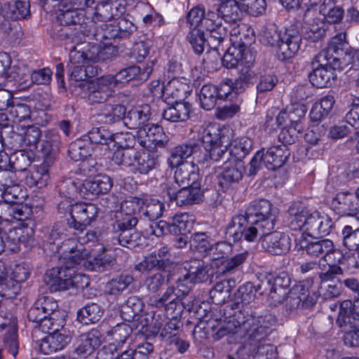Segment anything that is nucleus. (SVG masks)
<instances>
[{
	"label": "nucleus",
	"instance_id": "1",
	"mask_svg": "<svg viewBox=\"0 0 359 359\" xmlns=\"http://www.w3.org/2000/svg\"><path fill=\"white\" fill-rule=\"evenodd\" d=\"M313 279L308 278L294 285L288 292L274 287L268 293L267 302L277 306L285 302V308L294 311L300 307L308 309L316 304L318 294L313 289Z\"/></svg>",
	"mask_w": 359,
	"mask_h": 359
},
{
	"label": "nucleus",
	"instance_id": "2",
	"mask_svg": "<svg viewBox=\"0 0 359 359\" xmlns=\"http://www.w3.org/2000/svg\"><path fill=\"white\" fill-rule=\"evenodd\" d=\"M233 323L238 326L240 335L245 338V348L256 346L264 340L272 332L276 318L271 314L255 316H245L241 311L233 318Z\"/></svg>",
	"mask_w": 359,
	"mask_h": 359
},
{
	"label": "nucleus",
	"instance_id": "3",
	"mask_svg": "<svg viewBox=\"0 0 359 359\" xmlns=\"http://www.w3.org/2000/svg\"><path fill=\"white\" fill-rule=\"evenodd\" d=\"M56 20L60 28H55L54 35L58 39L75 43L81 40L82 36H87L90 25L84 11L74 9L69 5L56 15Z\"/></svg>",
	"mask_w": 359,
	"mask_h": 359
},
{
	"label": "nucleus",
	"instance_id": "4",
	"mask_svg": "<svg viewBox=\"0 0 359 359\" xmlns=\"http://www.w3.org/2000/svg\"><path fill=\"white\" fill-rule=\"evenodd\" d=\"M263 43L277 46V55L282 60L292 58L299 51L302 36L298 30L292 27L285 29L282 33L276 27L267 28L262 36Z\"/></svg>",
	"mask_w": 359,
	"mask_h": 359
},
{
	"label": "nucleus",
	"instance_id": "5",
	"mask_svg": "<svg viewBox=\"0 0 359 359\" xmlns=\"http://www.w3.org/2000/svg\"><path fill=\"white\" fill-rule=\"evenodd\" d=\"M187 22L194 28L201 25L209 32L208 43L212 48H216L227 36V27L221 24V20L214 11L205 12L203 6L194 7L187 14Z\"/></svg>",
	"mask_w": 359,
	"mask_h": 359
},
{
	"label": "nucleus",
	"instance_id": "6",
	"mask_svg": "<svg viewBox=\"0 0 359 359\" xmlns=\"http://www.w3.org/2000/svg\"><path fill=\"white\" fill-rule=\"evenodd\" d=\"M273 229L271 226L250 220L243 217V214H237L226 225L225 233L233 242L241 241L243 237L248 242H254L258 237L261 240L267 231Z\"/></svg>",
	"mask_w": 359,
	"mask_h": 359
},
{
	"label": "nucleus",
	"instance_id": "7",
	"mask_svg": "<svg viewBox=\"0 0 359 359\" xmlns=\"http://www.w3.org/2000/svg\"><path fill=\"white\" fill-rule=\"evenodd\" d=\"M348 43L346 32L334 35L327 44V47L316 55L318 62H330L334 67H341L345 62L344 56L347 54L346 47Z\"/></svg>",
	"mask_w": 359,
	"mask_h": 359
},
{
	"label": "nucleus",
	"instance_id": "8",
	"mask_svg": "<svg viewBox=\"0 0 359 359\" xmlns=\"http://www.w3.org/2000/svg\"><path fill=\"white\" fill-rule=\"evenodd\" d=\"M67 211L71 218L67 220L69 226L82 232L96 217L97 208L93 203H76L71 205Z\"/></svg>",
	"mask_w": 359,
	"mask_h": 359
},
{
	"label": "nucleus",
	"instance_id": "9",
	"mask_svg": "<svg viewBox=\"0 0 359 359\" xmlns=\"http://www.w3.org/2000/svg\"><path fill=\"white\" fill-rule=\"evenodd\" d=\"M203 150L198 140H191L174 147L168 158V165L174 168L179 165L184 164V160L193 157L198 163L202 162Z\"/></svg>",
	"mask_w": 359,
	"mask_h": 359
},
{
	"label": "nucleus",
	"instance_id": "10",
	"mask_svg": "<svg viewBox=\"0 0 359 359\" xmlns=\"http://www.w3.org/2000/svg\"><path fill=\"white\" fill-rule=\"evenodd\" d=\"M110 79L105 75L90 83H80L79 86L87 90V98L91 104L104 103L111 96L114 87Z\"/></svg>",
	"mask_w": 359,
	"mask_h": 359
},
{
	"label": "nucleus",
	"instance_id": "11",
	"mask_svg": "<svg viewBox=\"0 0 359 359\" xmlns=\"http://www.w3.org/2000/svg\"><path fill=\"white\" fill-rule=\"evenodd\" d=\"M243 217L274 228L276 215L273 212L272 204L266 199L255 200L251 202L243 214Z\"/></svg>",
	"mask_w": 359,
	"mask_h": 359
},
{
	"label": "nucleus",
	"instance_id": "12",
	"mask_svg": "<svg viewBox=\"0 0 359 359\" xmlns=\"http://www.w3.org/2000/svg\"><path fill=\"white\" fill-rule=\"evenodd\" d=\"M164 190L170 201L180 207L197 204L203 201V192L201 187H182L177 190L167 184Z\"/></svg>",
	"mask_w": 359,
	"mask_h": 359
},
{
	"label": "nucleus",
	"instance_id": "13",
	"mask_svg": "<svg viewBox=\"0 0 359 359\" xmlns=\"http://www.w3.org/2000/svg\"><path fill=\"white\" fill-rule=\"evenodd\" d=\"M312 72L309 74L310 82L318 88H327L332 86L337 79L335 70L341 67H334L328 61L318 62L316 56L311 62Z\"/></svg>",
	"mask_w": 359,
	"mask_h": 359
},
{
	"label": "nucleus",
	"instance_id": "14",
	"mask_svg": "<svg viewBox=\"0 0 359 359\" xmlns=\"http://www.w3.org/2000/svg\"><path fill=\"white\" fill-rule=\"evenodd\" d=\"M262 249L266 253L280 256L287 254L291 248V241L289 236L284 233L267 231L260 240Z\"/></svg>",
	"mask_w": 359,
	"mask_h": 359
},
{
	"label": "nucleus",
	"instance_id": "15",
	"mask_svg": "<svg viewBox=\"0 0 359 359\" xmlns=\"http://www.w3.org/2000/svg\"><path fill=\"white\" fill-rule=\"evenodd\" d=\"M332 207L340 216H355L359 212V196L357 191L339 192L332 199Z\"/></svg>",
	"mask_w": 359,
	"mask_h": 359
},
{
	"label": "nucleus",
	"instance_id": "16",
	"mask_svg": "<svg viewBox=\"0 0 359 359\" xmlns=\"http://www.w3.org/2000/svg\"><path fill=\"white\" fill-rule=\"evenodd\" d=\"M33 159V152L25 149L17 150L9 157L7 155H0V169H11L15 172L25 171L30 166Z\"/></svg>",
	"mask_w": 359,
	"mask_h": 359
},
{
	"label": "nucleus",
	"instance_id": "17",
	"mask_svg": "<svg viewBox=\"0 0 359 359\" xmlns=\"http://www.w3.org/2000/svg\"><path fill=\"white\" fill-rule=\"evenodd\" d=\"M153 61L147 64L142 69L139 66L132 65L121 69L115 75L107 76L111 79V83L114 87L118 83L128 82L133 79L146 81L153 72Z\"/></svg>",
	"mask_w": 359,
	"mask_h": 359
},
{
	"label": "nucleus",
	"instance_id": "18",
	"mask_svg": "<svg viewBox=\"0 0 359 359\" xmlns=\"http://www.w3.org/2000/svg\"><path fill=\"white\" fill-rule=\"evenodd\" d=\"M112 187L111 178L105 175H99L93 179L86 180L79 187V194L83 198L105 194Z\"/></svg>",
	"mask_w": 359,
	"mask_h": 359
},
{
	"label": "nucleus",
	"instance_id": "19",
	"mask_svg": "<svg viewBox=\"0 0 359 359\" xmlns=\"http://www.w3.org/2000/svg\"><path fill=\"white\" fill-rule=\"evenodd\" d=\"M317 11L311 6L308 8L303 15V21L308 25L305 38L312 42L321 40L325 36L326 25L320 18H316Z\"/></svg>",
	"mask_w": 359,
	"mask_h": 359
},
{
	"label": "nucleus",
	"instance_id": "20",
	"mask_svg": "<svg viewBox=\"0 0 359 359\" xmlns=\"http://www.w3.org/2000/svg\"><path fill=\"white\" fill-rule=\"evenodd\" d=\"M238 303H227L219 309V313L222 315L224 320L220 322L218 328L215 333L213 334V338L215 340H219L229 334H238V326L233 323V318L237 316V311H232V306H238Z\"/></svg>",
	"mask_w": 359,
	"mask_h": 359
},
{
	"label": "nucleus",
	"instance_id": "21",
	"mask_svg": "<svg viewBox=\"0 0 359 359\" xmlns=\"http://www.w3.org/2000/svg\"><path fill=\"white\" fill-rule=\"evenodd\" d=\"M102 334L97 329L80 334L76 339L75 353L81 358H86L95 352L101 344Z\"/></svg>",
	"mask_w": 359,
	"mask_h": 359
},
{
	"label": "nucleus",
	"instance_id": "22",
	"mask_svg": "<svg viewBox=\"0 0 359 359\" xmlns=\"http://www.w3.org/2000/svg\"><path fill=\"white\" fill-rule=\"evenodd\" d=\"M306 108L302 104H295L280 111L276 117L278 126L287 125L298 130L304 129Z\"/></svg>",
	"mask_w": 359,
	"mask_h": 359
},
{
	"label": "nucleus",
	"instance_id": "23",
	"mask_svg": "<svg viewBox=\"0 0 359 359\" xmlns=\"http://www.w3.org/2000/svg\"><path fill=\"white\" fill-rule=\"evenodd\" d=\"M139 135L142 137L145 135L147 137L144 140H141L140 144L144 147H150L148 142L152 143L155 147L164 148L169 146V139L163 132L162 127L157 124L147 123L143 126L141 130H138Z\"/></svg>",
	"mask_w": 359,
	"mask_h": 359
},
{
	"label": "nucleus",
	"instance_id": "24",
	"mask_svg": "<svg viewBox=\"0 0 359 359\" xmlns=\"http://www.w3.org/2000/svg\"><path fill=\"white\" fill-rule=\"evenodd\" d=\"M215 14L221 20V24L227 27L238 22L241 19V8L236 0H226L219 4L217 8Z\"/></svg>",
	"mask_w": 359,
	"mask_h": 359
},
{
	"label": "nucleus",
	"instance_id": "25",
	"mask_svg": "<svg viewBox=\"0 0 359 359\" xmlns=\"http://www.w3.org/2000/svg\"><path fill=\"white\" fill-rule=\"evenodd\" d=\"M244 167L242 163L233 161L225 162L224 170L219 177V184L224 191H229L243 178Z\"/></svg>",
	"mask_w": 359,
	"mask_h": 359
},
{
	"label": "nucleus",
	"instance_id": "26",
	"mask_svg": "<svg viewBox=\"0 0 359 359\" xmlns=\"http://www.w3.org/2000/svg\"><path fill=\"white\" fill-rule=\"evenodd\" d=\"M176 168L174 177L180 187H201L198 168L196 165L185 162Z\"/></svg>",
	"mask_w": 359,
	"mask_h": 359
},
{
	"label": "nucleus",
	"instance_id": "27",
	"mask_svg": "<svg viewBox=\"0 0 359 359\" xmlns=\"http://www.w3.org/2000/svg\"><path fill=\"white\" fill-rule=\"evenodd\" d=\"M58 187L57 209L61 213L67 212L72 205V201L76 198L79 187L77 184L72 179H66L60 182Z\"/></svg>",
	"mask_w": 359,
	"mask_h": 359
},
{
	"label": "nucleus",
	"instance_id": "28",
	"mask_svg": "<svg viewBox=\"0 0 359 359\" xmlns=\"http://www.w3.org/2000/svg\"><path fill=\"white\" fill-rule=\"evenodd\" d=\"M263 150L264 165L267 169L275 170L282 167L290 156V151L285 145L273 146L266 151Z\"/></svg>",
	"mask_w": 359,
	"mask_h": 359
},
{
	"label": "nucleus",
	"instance_id": "29",
	"mask_svg": "<svg viewBox=\"0 0 359 359\" xmlns=\"http://www.w3.org/2000/svg\"><path fill=\"white\" fill-rule=\"evenodd\" d=\"M70 341V337L58 330L50 334H47L37 341L40 352L45 355L51 354L62 350Z\"/></svg>",
	"mask_w": 359,
	"mask_h": 359
},
{
	"label": "nucleus",
	"instance_id": "30",
	"mask_svg": "<svg viewBox=\"0 0 359 359\" xmlns=\"http://www.w3.org/2000/svg\"><path fill=\"white\" fill-rule=\"evenodd\" d=\"M151 108L148 104H142L130 109L126 113L124 124L130 129L141 130L150 119Z\"/></svg>",
	"mask_w": 359,
	"mask_h": 359
},
{
	"label": "nucleus",
	"instance_id": "31",
	"mask_svg": "<svg viewBox=\"0 0 359 359\" xmlns=\"http://www.w3.org/2000/svg\"><path fill=\"white\" fill-rule=\"evenodd\" d=\"M67 272L68 271L63 267H53L46 272L43 281L50 292L68 290Z\"/></svg>",
	"mask_w": 359,
	"mask_h": 359
},
{
	"label": "nucleus",
	"instance_id": "32",
	"mask_svg": "<svg viewBox=\"0 0 359 359\" xmlns=\"http://www.w3.org/2000/svg\"><path fill=\"white\" fill-rule=\"evenodd\" d=\"M184 274L189 279V283H202L209 279L210 268L202 259H191L184 264Z\"/></svg>",
	"mask_w": 359,
	"mask_h": 359
},
{
	"label": "nucleus",
	"instance_id": "33",
	"mask_svg": "<svg viewBox=\"0 0 359 359\" xmlns=\"http://www.w3.org/2000/svg\"><path fill=\"white\" fill-rule=\"evenodd\" d=\"M192 105L189 102L175 101L163 109V118L170 122H184L190 117Z\"/></svg>",
	"mask_w": 359,
	"mask_h": 359
},
{
	"label": "nucleus",
	"instance_id": "34",
	"mask_svg": "<svg viewBox=\"0 0 359 359\" xmlns=\"http://www.w3.org/2000/svg\"><path fill=\"white\" fill-rule=\"evenodd\" d=\"M228 133L229 130H226V129H220L216 125H210L203 128L200 140H198L202 145L203 150L219 145L225 139L230 140L229 135L226 134Z\"/></svg>",
	"mask_w": 359,
	"mask_h": 359
},
{
	"label": "nucleus",
	"instance_id": "35",
	"mask_svg": "<svg viewBox=\"0 0 359 359\" xmlns=\"http://www.w3.org/2000/svg\"><path fill=\"white\" fill-rule=\"evenodd\" d=\"M339 322L342 326H350L359 323V297L353 302L344 300L341 302L339 311Z\"/></svg>",
	"mask_w": 359,
	"mask_h": 359
},
{
	"label": "nucleus",
	"instance_id": "36",
	"mask_svg": "<svg viewBox=\"0 0 359 359\" xmlns=\"http://www.w3.org/2000/svg\"><path fill=\"white\" fill-rule=\"evenodd\" d=\"M89 22L90 27H89L87 34L88 37H91L100 42L106 39H118L115 20L109 22L97 25V26H95V23L92 21H89Z\"/></svg>",
	"mask_w": 359,
	"mask_h": 359
},
{
	"label": "nucleus",
	"instance_id": "37",
	"mask_svg": "<svg viewBox=\"0 0 359 359\" xmlns=\"http://www.w3.org/2000/svg\"><path fill=\"white\" fill-rule=\"evenodd\" d=\"M236 287V281L232 278H224L217 282L209 291V297L212 302L221 304L229 298L231 292Z\"/></svg>",
	"mask_w": 359,
	"mask_h": 359
},
{
	"label": "nucleus",
	"instance_id": "38",
	"mask_svg": "<svg viewBox=\"0 0 359 359\" xmlns=\"http://www.w3.org/2000/svg\"><path fill=\"white\" fill-rule=\"evenodd\" d=\"M133 328L131 325L121 323L109 330L107 335L112 337L114 343L110 344L116 345V351H118L124 344H130L133 341Z\"/></svg>",
	"mask_w": 359,
	"mask_h": 359
},
{
	"label": "nucleus",
	"instance_id": "39",
	"mask_svg": "<svg viewBox=\"0 0 359 359\" xmlns=\"http://www.w3.org/2000/svg\"><path fill=\"white\" fill-rule=\"evenodd\" d=\"M144 303L137 296L128 298L126 302L121 306L120 314L121 318L129 323L136 321L140 313L143 311Z\"/></svg>",
	"mask_w": 359,
	"mask_h": 359
},
{
	"label": "nucleus",
	"instance_id": "40",
	"mask_svg": "<svg viewBox=\"0 0 359 359\" xmlns=\"http://www.w3.org/2000/svg\"><path fill=\"white\" fill-rule=\"evenodd\" d=\"M44 162L37 165L25 178V183L29 187L43 188L46 187L50 178L49 168Z\"/></svg>",
	"mask_w": 359,
	"mask_h": 359
},
{
	"label": "nucleus",
	"instance_id": "41",
	"mask_svg": "<svg viewBox=\"0 0 359 359\" xmlns=\"http://www.w3.org/2000/svg\"><path fill=\"white\" fill-rule=\"evenodd\" d=\"M256 291L255 284L252 282H247L238 287L234 294V302L231 303H238V307L236 306H232V311H241L243 304H248L255 298Z\"/></svg>",
	"mask_w": 359,
	"mask_h": 359
},
{
	"label": "nucleus",
	"instance_id": "42",
	"mask_svg": "<svg viewBox=\"0 0 359 359\" xmlns=\"http://www.w3.org/2000/svg\"><path fill=\"white\" fill-rule=\"evenodd\" d=\"M170 234H188L194 226V220L192 216L187 212L176 214L170 222Z\"/></svg>",
	"mask_w": 359,
	"mask_h": 359
},
{
	"label": "nucleus",
	"instance_id": "43",
	"mask_svg": "<svg viewBox=\"0 0 359 359\" xmlns=\"http://www.w3.org/2000/svg\"><path fill=\"white\" fill-rule=\"evenodd\" d=\"M307 255L312 257H325L330 253L335 252L333 242L329 239H323L309 243L306 246H302Z\"/></svg>",
	"mask_w": 359,
	"mask_h": 359
},
{
	"label": "nucleus",
	"instance_id": "44",
	"mask_svg": "<svg viewBox=\"0 0 359 359\" xmlns=\"http://www.w3.org/2000/svg\"><path fill=\"white\" fill-rule=\"evenodd\" d=\"M29 7L28 0H16L5 4L4 9L8 17L16 20L30 16Z\"/></svg>",
	"mask_w": 359,
	"mask_h": 359
},
{
	"label": "nucleus",
	"instance_id": "45",
	"mask_svg": "<svg viewBox=\"0 0 359 359\" xmlns=\"http://www.w3.org/2000/svg\"><path fill=\"white\" fill-rule=\"evenodd\" d=\"M90 143L85 137L76 139L72 142L68 149L69 157L75 161H83L91 155Z\"/></svg>",
	"mask_w": 359,
	"mask_h": 359
},
{
	"label": "nucleus",
	"instance_id": "46",
	"mask_svg": "<svg viewBox=\"0 0 359 359\" xmlns=\"http://www.w3.org/2000/svg\"><path fill=\"white\" fill-rule=\"evenodd\" d=\"M31 70L25 65H13L10 69L7 81H14L21 89H25L32 85Z\"/></svg>",
	"mask_w": 359,
	"mask_h": 359
},
{
	"label": "nucleus",
	"instance_id": "47",
	"mask_svg": "<svg viewBox=\"0 0 359 359\" xmlns=\"http://www.w3.org/2000/svg\"><path fill=\"white\" fill-rule=\"evenodd\" d=\"M103 313V310L97 304H89L78 311L77 320L85 325L95 323L100 320Z\"/></svg>",
	"mask_w": 359,
	"mask_h": 359
},
{
	"label": "nucleus",
	"instance_id": "48",
	"mask_svg": "<svg viewBox=\"0 0 359 359\" xmlns=\"http://www.w3.org/2000/svg\"><path fill=\"white\" fill-rule=\"evenodd\" d=\"M22 234V230L19 228L11 229L7 233L2 231L0 247L4 248V251L17 252L20 249Z\"/></svg>",
	"mask_w": 359,
	"mask_h": 359
},
{
	"label": "nucleus",
	"instance_id": "49",
	"mask_svg": "<svg viewBox=\"0 0 359 359\" xmlns=\"http://www.w3.org/2000/svg\"><path fill=\"white\" fill-rule=\"evenodd\" d=\"M115 264V259L107 257L106 255L93 257L88 256L87 259L83 263V266L89 271L104 272L112 269Z\"/></svg>",
	"mask_w": 359,
	"mask_h": 359
},
{
	"label": "nucleus",
	"instance_id": "50",
	"mask_svg": "<svg viewBox=\"0 0 359 359\" xmlns=\"http://www.w3.org/2000/svg\"><path fill=\"white\" fill-rule=\"evenodd\" d=\"M288 226L292 231L305 228L309 210L304 207H290L289 210Z\"/></svg>",
	"mask_w": 359,
	"mask_h": 359
},
{
	"label": "nucleus",
	"instance_id": "51",
	"mask_svg": "<svg viewBox=\"0 0 359 359\" xmlns=\"http://www.w3.org/2000/svg\"><path fill=\"white\" fill-rule=\"evenodd\" d=\"M164 204L154 198L144 200L141 214L144 219L154 222L163 215Z\"/></svg>",
	"mask_w": 359,
	"mask_h": 359
},
{
	"label": "nucleus",
	"instance_id": "52",
	"mask_svg": "<svg viewBox=\"0 0 359 359\" xmlns=\"http://www.w3.org/2000/svg\"><path fill=\"white\" fill-rule=\"evenodd\" d=\"M113 241L118 244L128 248H134L139 244L140 235L135 229L113 231Z\"/></svg>",
	"mask_w": 359,
	"mask_h": 359
},
{
	"label": "nucleus",
	"instance_id": "53",
	"mask_svg": "<svg viewBox=\"0 0 359 359\" xmlns=\"http://www.w3.org/2000/svg\"><path fill=\"white\" fill-rule=\"evenodd\" d=\"M114 133L104 128H93L87 135L90 143L105 146V150H109L112 144Z\"/></svg>",
	"mask_w": 359,
	"mask_h": 359
},
{
	"label": "nucleus",
	"instance_id": "54",
	"mask_svg": "<svg viewBox=\"0 0 359 359\" xmlns=\"http://www.w3.org/2000/svg\"><path fill=\"white\" fill-rule=\"evenodd\" d=\"M252 148L251 139L242 137L233 141H230L229 145V154L234 156L237 159H241L246 156Z\"/></svg>",
	"mask_w": 359,
	"mask_h": 359
},
{
	"label": "nucleus",
	"instance_id": "55",
	"mask_svg": "<svg viewBox=\"0 0 359 359\" xmlns=\"http://www.w3.org/2000/svg\"><path fill=\"white\" fill-rule=\"evenodd\" d=\"M199 99L202 108L205 110L213 109L219 100L217 86L212 84L204 85L201 89Z\"/></svg>",
	"mask_w": 359,
	"mask_h": 359
},
{
	"label": "nucleus",
	"instance_id": "56",
	"mask_svg": "<svg viewBox=\"0 0 359 359\" xmlns=\"http://www.w3.org/2000/svg\"><path fill=\"white\" fill-rule=\"evenodd\" d=\"M257 80V74L255 71L250 68H242L239 75L233 81L234 92L236 94L241 93L250 85L253 84Z\"/></svg>",
	"mask_w": 359,
	"mask_h": 359
},
{
	"label": "nucleus",
	"instance_id": "57",
	"mask_svg": "<svg viewBox=\"0 0 359 359\" xmlns=\"http://www.w3.org/2000/svg\"><path fill=\"white\" fill-rule=\"evenodd\" d=\"M135 163L136 171L140 174L147 175L156 168L158 158L148 152H144L141 154L137 152Z\"/></svg>",
	"mask_w": 359,
	"mask_h": 359
},
{
	"label": "nucleus",
	"instance_id": "58",
	"mask_svg": "<svg viewBox=\"0 0 359 359\" xmlns=\"http://www.w3.org/2000/svg\"><path fill=\"white\" fill-rule=\"evenodd\" d=\"M230 144V140L225 139L222 141L219 145L210 147L208 149L203 150L202 154V161L207 160V156L210 159L214 161H219L220 160L228 159L227 150H229V145Z\"/></svg>",
	"mask_w": 359,
	"mask_h": 359
},
{
	"label": "nucleus",
	"instance_id": "59",
	"mask_svg": "<svg viewBox=\"0 0 359 359\" xmlns=\"http://www.w3.org/2000/svg\"><path fill=\"white\" fill-rule=\"evenodd\" d=\"M137 151L134 149L117 148L112 156V161L118 165L126 167L135 165Z\"/></svg>",
	"mask_w": 359,
	"mask_h": 359
},
{
	"label": "nucleus",
	"instance_id": "60",
	"mask_svg": "<svg viewBox=\"0 0 359 359\" xmlns=\"http://www.w3.org/2000/svg\"><path fill=\"white\" fill-rule=\"evenodd\" d=\"M187 38L193 50L198 55L201 54L204 51L205 44L209 46L210 48L213 49L208 41L209 37L206 39L204 32L198 28L191 29Z\"/></svg>",
	"mask_w": 359,
	"mask_h": 359
},
{
	"label": "nucleus",
	"instance_id": "61",
	"mask_svg": "<svg viewBox=\"0 0 359 359\" xmlns=\"http://www.w3.org/2000/svg\"><path fill=\"white\" fill-rule=\"evenodd\" d=\"M134 280L132 275L122 273L112 278L107 284L110 294L118 295L125 290Z\"/></svg>",
	"mask_w": 359,
	"mask_h": 359
},
{
	"label": "nucleus",
	"instance_id": "62",
	"mask_svg": "<svg viewBox=\"0 0 359 359\" xmlns=\"http://www.w3.org/2000/svg\"><path fill=\"white\" fill-rule=\"evenodd\" d=\"M69 72H70V77L76 81H81V83L87 82L86 80L89 78L93 77L96 74L94 71L93 65H67Z\"/></svg>",
	"mask_w": 359,
	"mask_h": 359
},
{
	"label": "nucleus",
	"instance_id": "63",
	"mask_svg": "<svg viewBox=\"0 0 359 359\" xmlns=\"http://www.w3.org/2000/svg\"><path fill=\"white\" fill-rule=\"evenodd\" d=\"M341 234L344 247L354 251L359 248V228L346 225L343 228Z\"/></svg>",
	"mask_w": 359,
	"mask_h": 359
},
{
	"label": "nucleus",
	"instance_id": "64",
	"mask_svg": "<svg viewBox=\"0 0 359 359\" xmlns=\"http://www.w3.org/2000/svg\"><path fill=\"white\" fill-rule=\"evenodd\" d=\"M254 359H276V347L271 344H260L247 348Z\"/></svg>",
	"mask_w": 359,
	"mask_h": 359
}]
</instances>
